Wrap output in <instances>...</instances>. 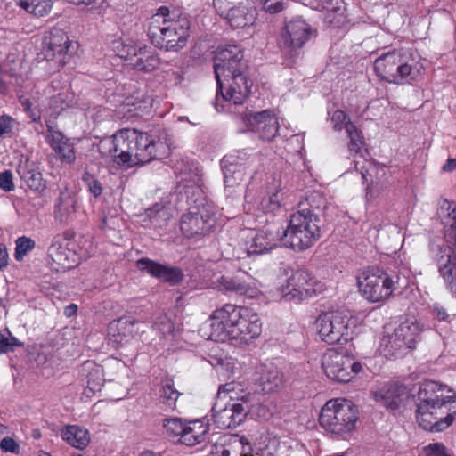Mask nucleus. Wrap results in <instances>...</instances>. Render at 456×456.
Returning <instances> with one entry per match:
<instances>
[{"label":"nucleus","mask_w":456,"mask_h":456,"mask_svg":"<svg viewBox=\"0 0 456 456\" xmlns=\"http://www.w3.org/2000/svg\"><path fill=\"white\" fill-rule=\"evenodd\" d=\"M212 332L215 340L226 338L235 345H248L262 332V322L252 309L232 304H225L211 315Z\"/></svg>","instance_id":"obj_1"},{"label":"nucleus","mask_w":456,"mask_h":456,"mask_svg":"<svg viewBox=\"0 0 456 456\" xmlns=\"http://www.w3.org/2000/svg\"><path fill=\"white\" fill-rule=\"evenodd\" d=\"M456 393L452 389L444 394L442 385L427 382L418 393L416 419L419 425L431 432H441L452 424L455 411H449L447 404L455 402Z\"/></svg>","instance_id":"obj_2"},{"label":"nucleus","mask_w":456,"mask_h":456,"mask_svg":"<svg viewBox=\"0 0 456 456\" xmlns=\"http://www.w3.org/2000/svg\"><path fill=\"white\" fill-rule=\"evenodd\" d=\"M190 20L177 9L161 6L149 20L148 37L156 47L179 51L186 45Z\"/></svg>","instance_id":"obj_3"},{"label":"nucleus","mask_w":456,"mask_h":456,"mask_svg":"<svg viewBox=\"0 0 456 456\" xmlns=\"http://www.w3.org/2000/svg\"><path fill=\"white\" fill-rule=\"evenodd\" d=\"M130 134L133 167L163 159L170 152L172 140L168 131L164 127L158 126L146 133L131 129Z\"/></svg>","instance_id":"obj_4"},{"label":"nucleus","mask_w":456,"mask_h":456,"mask_svg":"<svg viewBox=\"0 0 456 456\" xmlns=\"http://www.w3.org/2000/svg\"><path fill=\"white\" fill-rule=\"evenodd\" d=\"M449 211L450 224L445 230L447 246L440 247L435 256L439 275L443 278L446 289L456 294V204L444 200L442 208Z\"/></svg>","instance_id":"obj_5"},{"label":"nucleus","mask_w":456,"mask_h":456,"mask_svg":"<svg viewBox=\"0 0 456 456\" xmlns=\"http://www.w3.org/2000/svg\"><path fill=\"white\" fill-rule=\"evenodd\" d=\"M358 287L362 296L368 301L381 302L401 288V278L395 272L387 273L371 266L358 276Z\"/></svg>","instance_id":"obj_6"},{"label":"nucleus","mask_w":456,"mask_h":456,"mask_svg":"<svg viewBox=\"0 0 456 456\" xmlns=\"http://www.w3.org/2000/svg\"><path fill=\"white\" fill-rule=\"evenodd\" d=\"M357 419V408L351 402L340 398L328 401L319 416L320 425L338 435L354 430Z\"/></svg>","instance_id":"obj_7"},{"label":"nucleus","mask_w":456,"mask_h":456,"mask_svg":"<svg viewBox=\"0 0 456 456\" xmlns=\"http://www.w3.org/2000/svg\"><path fill=\"white\" fill-rule=\"evenodd\" d=\"M321 224L303 214H291L289 225L281 231L283 244L297 251L311 248L321 237Z\"/></svg>","instance_id":"obj_8"},{"label":"nucleus","mask_w":456,"mask_h":456,"mask_svg":"<svg viewBox=\"0 0 456 456\" xmlns=\"http://www.w3.org/2000/svg\"><path fill=\"white\" fill-rule=\"evenodd\" d=\"M376 74L388 83L403 85L418 80L422 76V67L404 62L400 53L388 52L374 62Z\"/></svg>","instance_id":"obj_9"},{"label":"nucleus","mask_w":456,"mask_h":456,"mask_svg":"<svg viewBox=\"0 0 456 456\" xmlns=\"http://www.w3.org/2000/svg\"><path fill=\"white\" fill-rule=\"evenodd\" d=\"M251 411V395L244 393L241 396L231 395L225 402L223 397L212 407V419L221 429L234 428L240 425Z\"/></svg>","instance_id":"obj_10"},{"label":"nucleus","mask_w":456,"mask_h":456,"mask_svg":"<svg viewBox=\"0 0 456 456\" xmlns=\"http://www.w3.org/2000/svg\"><path fill=\"white\" fill-rule=\"evenodd\" d=\"M351 316L343 311L321 314L315 325L322 340L328 344H344L352 339Z\"/></svg>","instance_id":"obj_11"},{"label":"nucleus","mask_w":456,"mask_h":456,"mask_svg":"<svg viewBox=\"0 0 456 456\" xmlns=\"http://www.w3.org/2000/svg\"><path fill=\"white\" fill-rule=\"evenodd\" d=\"M34 43L41 42L42 50L37 53L38 62L45 60L53 62L55 68L63 67L71 58L69 51L71 41L61 28H53L43 37L34 36Z\"/></svg>","instance_id":"obj_12"},{"label":"nucleus","mask_w":456,"mask_h":456,"mask_svg":"<svg viewBox=\"0 0 456 456\" xmlns=\"http://www.w3.org/2000/svg\"><path fill=\"white\" fill-rule=\"evenodd\" d=\"M326 376L338 382H348L362 370V364L344 350L328 349L322 357Z\"/></svg>","instance_id":"obj_13"},{"label":"nucleus","mask_w":456,"mask_h":456,"mask_svg":"<svg viewBox=\"0 0 456 456\" xmlns=\"http://www.w3.org/2000/svg\"><path fill=\"white\" fill-rule=\"evenodd\" d=\"M216 224L214 207L210 204H197L182 216L180 227L183 233L190 238L206 235Z\"/></svg>","instance_id":"obj_14"},{"label":"nucleus","mask_w":456,"mask_h":456,"mask_svg":"<svg viewBox=\"0 0 456 456\" xmlns=\"http://www.w3.org/2000/svg\"><path fill=\"white\" fill-rule=\"evenodd\" d=\"M246 69L247 63L244 61L243 53L237 45H229L216 50L214 56V70L219 88H224L222 77L226 79L227 77L245 72Z\"/></svg>","instance_id":"obj_15"},{"label":"nucleus","mask_w":456,"mask_h":456,"mask_svg":"<svg viewBox=\"0 0 456 456\" xmlns=\"http://www.w3.org/2000/svg\"><path fill=\"white\" fill-rule=\"evenodd\" d=\"M315 34L304 20L297 18L288 22L281 32L280 46L289 58L297 56L305 44Z\"/></svg>","instance_id":"obj_16"},{"label":"nucleus","mask_w":456,"mask_h":456,"mask_svg":"<svg viewBox=\"0 0 456 456\" xmlns=\"http://www.w3.org/2000/svg\"><path fill=\"white\" fill-rule=\"evenodd\" d=\"M251 4V0H214L217 12L235 28L254 23L255 11Z\"/></svg>","instance_id":"obj_17"},{"label":"nucleus","mask_w":456,"mask_h":456,"mask_svg":"<svg viewBox=\"0 0 456 456\" xmlns=\"http://www.w3.org/2000/svg\"><path fill=\"white\" fill-rule=\"evenodd\" d=\"M316 284L315 278L307 270H297L288 280L283 297L286 301L299 303L316 294Z\"/></svg>","instance_id":"obj_18"},{"label":"nucleus","mask_w":456,"mask_h":456,"mask_svg":"<svg viewBox=\"0 0 456 456\" xmlns=\"http://www.w3.org/2000/svg\"><path fill=\"white\" fill-rule=\"evenodd\" d=\"M74 243L67 237L57 236L48 249L51 267L56 272H65L77 265V256Z\"/></svg>","instance_id":"obj_19"},{"label":"nucleus","mask_w":456,"mask_h":456,"mask_svg":"<svg viewBox=\"0 0 456 456\" xmlns=\"http://www.w3.org/2000/svg\"><path fill=\"white\" fill-rule=\"evenodd\" d=\"M422 330V326L414 317L407 318L387 338V346H390L392 351H396L403 347L414 348L417 342L420 339Z\"/></svg>","instance_id":"obj_20"},{"label":"nucleus","mask_w":456,"mask_h":456,"mask_svg":"<svg viewBox=\"0 0 456 456\" xmlns=\"http://www.w3.org/2000/svg\"><path fill=\"white\" fill-rule=\"evenodd\" d=\"M224 88L218 87L216 100L219 99V93L224 101L232 102L233 104H240L248 96L252 81L248 78L245 72L236 73L234 76L227 77L222 79Z\"/></svg>","instance_id":"obj_21"},{"label":"nucleus","mask_w":456,"mask_h":456,"mask_svg":"<svg viewBox=\"0 0 456 456\" xmlns=\"http://www.w3.org/2000/svg\"><path fill=\"white\" fill-rule=\"evenodd\" d=\"M245 118L250 130L258 134L261 140L270 142L278 134V118L271 110L250 111L245 114Z\"/></svg>","instance_id":"obj_22"},{"label":"nucleus","mask_w":456,"mask_h":456,"mask_svg":"<svg viewBox=\"0 0 456 456\" xmlns=\"http://www.w3.org/2000/svg\"><path fill=\"white\" fill-rule=\"evenodd\" d=\"M361 174L363 183H368L366 199L368 201L379 198L387 188L386 168L375 163L369 162L362 167Z\"/></svg>","instance_id":"obj_23"},{"label":"nucleus","mask_w":456,"mask_h":456,"mask_svg":"<svg viewBox=\"0 0 456 456\" xmlns=\"http://www.w3.org/2000/svg\"><path fill=\"white\" fill-rule=\"evenodd\" d=\"M24 57L16 58L15 53H11L4 65L0 66V94H5L10 86L22 87L24 78L20 70L25 61Z\"/></svg>","instance_id":"obj_24"},{"label":"nucleus","mask_w":456,"mask_h":456,"mask_svg":"<svg viewBox=\"0 0 456 456\" xmlns=\"http://www.w3.org/2000/svg\"><path fill=\"white\" fill-rule=\"evenodd\" d=\"M136 266L139 270L171 285L178 284L183 278L180 268L167 266L146 257L137 260Z\"/></svg>","instance_id":"obj_25"},{"label":"nucleus","mask_w":456,"mask_h":456,"mask_svg":"<svg viewBox=\"0 0 456 456\" xmlns=\"http://www.w3.org/2000/svg\"><path fill=\"white\" fill-rule=\"evenodd\" d=\"M255 385L263 394L274 393L283 383L282 373L272 363H261L256 368Z\"/></svg>","instance_id":"obj_26"},{"label":"nucleus","mask_w":456,"mask_h":456,"mask_svg":"<svg viewBox=\"0 0 456 456\" xmlns=\"http://www.w3.org/2000/svg\"><path fill=\"white\" fill-rule=\"evenodd\" d=\"M20 353L11 357V366L16 370L24 369L28 364V351L23 342L13 337L9 330H0V354Z\"/></svg>","instance_id":"obj_27"},{"label":"nucleus","mask_w":456,"mask_h":456,"mask_svg":"<svg viewBox=\"0 0 456 456\" xmlns=\"http://www.w3.org/2000/svg\"><path fill=\"white\" fill-rule=\"evenodd\" d=\"M281 240H282V232L280 231V226L273 223L256 233L248 248V254L260 255L270 252Z\"/></svg>","instance_id":"obj_28"},{"label":"nucleus","mask_w":456,"mask_h":456,"mask_svg":"<svg viewBox=\"0 0 456 456\" xmlns=\"http://www.w3.org/2000/svg\"><path fill=\"white\" fill-rule=\"evenodd\" d=\"M77 208V191L65 184L60 190V194L55 203V218L62 224H69L76 218Z\"/></svg>","instance_id":"obj_29"},{"label":"nucleus","mask_w":456,"mask_h":456,"mask_svg":"<svg viewBox=\"0 0 456 456\" xmlns=\"http://www.w3.org/2000/svg\"><path fill=\"white\" fill-rule=\"evenodd\" d=\"M126 60L134 69L144 72L154 71L160 64L158 54L147 45L131 46Z\"/></svg>","instance_id":"obj_30"},{"label":"nucleus","mask_w":456,"mask_h":456,"mask_svg":"<svg viewBox=\"0 0 456 456\" xmlns=\"http://www.w3.org/2000/svg\"><path fill=\"white\" fill-rule=\"evenodd\" d=\"M232 158L224 157L222 160L224 186L228 196L242 191V182L246 174L245 167L231 161Z\"/></svg>","instance_id":"obj_31"},{"label":"nucleus","mask_w":456,"mask_h":456,"mask_svg":"<svg viewBox=\"0 0 456 456\" xmlns=\"http://www.w3.org/2000/svg\"><path fill=\"white\" fill-rule=\"evenodd\" d=\"M48 133L47 141L55 154L62 162L71 164L76 159L74 146L70 139L66 137L62 132L55 130L52 126L47 125Z\"/></svg>","instance_id":"obj_32"},{"label":"nucleus","mask_w":456,"mask_h":456,"mask_svg":"<svg viewBox=\"0 0 456 456\" xmlns=\"http://www.w3.org/2000/svg\"><path fill=\"white\" fill-rule=\"evenodd\" d=\"M327 208L328 202L324 195L315 191L310 192L303 201L299 202L297 213L303 214L322 224Z\"/></svg>","instance_id":"obj_33"},{"label":"nucleus","mask_w":456,"mask_h":456,"mask_svg":"<svg viewBox=\"0 0 456 456\" xmlns=\"http://www.w3.org/2000/svg\"><path fill=\"white\" fill-rule=\"evenodd\" d=\"M406 394V387L403 385L394 383L384 386L379 392L375 393V400L381 403L385 407L395 410L403 401Z\"/></svg>","instance_id":"obj_34"},{"label":"nucleus","mask_w":456,"mask_h":456,"mask_svg":"<svg viewBox=\"0 0 456 456\" xmlns=\"http://www.w3.org/2000/svg\"><path fill=\"white\" fill-rule=\"evenodd\" d=\"M131 129H122L116 133V148L114 162L119 166L133 167V146L131 141Z\"/></svg>","instance_id":"obj_35"},{"label":"nucleus","mask_w":456,"mask_h":456,"mask_svg":"<svg viewBox=\"0 0 456 456\" xmlns=\"http://www.w3.org/2000/svg\"><path fill=\"white\" fill-rule=\"evenodd\" d=\"M139 322L135 319L127 317H120L114 322L110 323V330L115 338V342L124 343L138 334L139 330L135 329V325Z\"/></svg>","instance_id":"obj_36"},{"label":"nucleus","mask_w":456,"mask_h":456,"mask_svg":"<svg viewBox=\"0 0 456 456\" xmlns=\"http://www.w3.org/2000/svg\"><path fill=\"white\" fill-rule=\"evenodd\" d=\"M61 436L69 445L79 450L85 449L90 443L88 430L78 425H67L63 427Z\"/></svg>","instance_id":"obj_37"},{"label":"nucleus","mask_w":456,"mask_h":456,"mask_svg":"<svg viewBox=\"0 0 456 456\" xmlns=\"http://www.w3.org/2000/svg\"><path fill=\"white\" fill-rule=\"evenodd\" d=\"M251 277L246 272L239 271L235 274L223 275L218 282L225 290L245 294L250 289Z\"/></svg>","instance_id":"obj_38"},{"label":"nucleus","mask_w":456,"mask_h":456,"mask_svg":"<svg viewBox=\"0 0 456 456\" xmlns=\"http://www.w3.org/2000/svg\"><path fill=\"white\" fill-rule=\"evenodd\" d=\"M208 430V424L201 419L190 421L186 424L185 433L183 436V444L193 446L205 441Z\"/></svg>","instance_id":"obj_39"},{"label":"nucleus","mask_w":456,"mask_h":456,"mask_svg":"<svg viewBox=\"0 0 456 456\" xmlns=\"http://www.w3.org/2000/svg\"><path fill=\"white\" fill-rule=\"evenodd\" d=\"M47 182L44 179L38 167L30 169V192L35 194V198L41 199L40 201L33 203L34 207H42L45 201L47 194Z\"/></svg>","instance_id":"obj_40"},{"label":"nucleus","mask_w":456,"mask_h":456,"mask_svg":"<svg viewBox=\"0 0 456 456\" xmlns=\"http://www.w3.org/2000/svg\"><path fill=\"white\" fill-rule=\"evenodd\" d=\"M180 393L174 387L170 380L163 382L159 390V402L164 405V410H175Z\"/></svg>","instance_id":"obj_41"},{"label":"nucleus","mask_w":456,"mask_h":456,"mask_svg":"<svg viewBox=\"0 0 456 456\" xmlns=\"http://www.w3.org/2000/svg\"><path fill=\"white\" fill-rule=\"evenodd\" d=\"M345 129L348 137L350 138V142L348 145L349 151L355 153L359 152L361 147L364 143L362 132L358 130L352 122H347L345 126Z\"/></svg>","instance_id":"obj_42"},{"label":"nucleus","mask_w":456,"mask_h":456,"mask_svg":"<svg viewBox=\"0 0 456 456\" xmlns=\"http://www.w3.org/2000/svg\"><path fill=\"white\" fill-rule=\"evenodd\" d=\"M281 196L278 191L263 198L260 202V209L265 214H275L277 211L281 210Z\"/></svg>","instance_id":"obj_43"},{"label":"nucleus","mask_w":456,"mask_h":456,"mask_svg":"<svg viewBox=\"0 0 456 456\" xmlns=\"http://www.w3.org/2000/svg\"><path fill=\"white\" fill-rule=\"evenodd\" d=\"M33 356V361L37 366H43L52 362L53 357V347L51 346H41L38 348L35 347L33 352H30Z\"/></svg>","instance_id":"obj_44"},{"label":"nucleus","mask_w":456,"mask_h":456,"mask_svg":"<svg viewBox=\"0 0 456 456\" xmlns=\"http://www.w3.org/2000/svg\"><path fill=\"white\" fill-rule=\"evenodd\" d=\"M98 150L102 157L110 158L114 161L117 153L116 133L112 136L102 138L99 142Z\"/></svg>","instance_id":"obj_45"},{"label":"nucleus","mask_w":456,"mask_h":456,"mask_svg":"<svg viewBox=\"0 0 456 456\" xmlns=\"http://www.w3.org/2000/svg\"><path fill=\"white\" fill-rule=\"evenodd\" d=\"M53 7V0H30V13L37 17H45Z\"/></svg>","instance_id":"obj_46"},{"label":"nucleus","mask_w":456,"mask_h":456,"mask_svg":"<svg viewBox=\"0 0 456 456\" xmlns=\"http://www.w3.org/2000/svg\"><path fill=\"white\" fill-rule=\"evenodd\" d=\"M164 427L167 432L174 437L180 436V442L183 444V436L185 433L186 424H183L179 419H166Z\"/></svg>","instance_id":"obj_47"},{"label":"nucleus","mask_w":456,"mask_h":456,"mask_svg":"<svg viewBox=\"0 0 456 456\" xmlns=\"http://www.w3.org/2000/svg\"><path fill=\"white\" fill-rule=\"evenodd\" d=\"M82 180L86 183L89 191L95 197H99L102 193V183L89 172L83 174Z\"/></svg>","instance_id":"obj_48"},{"label":"nucleus","mask_w":456,"mask_h":456,"mask_svg":"<svg viewBox=\"0 0 456 456\" xmlns=\"http://www.w3.org/2000/svg\"><path fill=\"white\" fill-rule=\"evenodd\" d=\"M102 383V370L99 366H94L87 375V387L91 390H96L99 389Z\"/></svg>","instance_id":"obj_49"},{"label":"nucleus","mask_w":456,"mask_h":456,"mask_svg":"<svg viewBox=\"0 0 456 456\" xmlns=\"http://www.w3.org/2000/svg\"><path fill=\"white\" fill-rule=\"evenodd\" d=\"M28 251V237L21 236L15 240L14 258L22 261Z\"/></svg>","instance_id":"obj_50"},{"label":"nucleus","mask_w":456,"mask_h":456,"mask_svg":"<svg viewBox=\"0 0 456 456\" xmlns=\"http://www.w3.org/2000/svg\"><path fill=\"white\" fill-rule=\"evenodd\" d=\"M330 119L336 131H341L347 122H351L346 113L341 110H335Z\"/></svg>","instance_id":"obj_51"},{"label":"nucleus","mask_w":456,"mask_h":456,"mask_svg":"<svg viewBox=\"0 0 456 456\" xmlns=\"http://www.w3.org/2000/svg\"><path fill=\"white\" fill-rule=\"evenodd\" d=\"M13 118L3 115L0 117V138L11 136L13 128Z\"/></svg>","instance_id":"obj_52"},{"label":"nucleus","mask_w":456,"mask_h":456,"mask_svg":"<svg viewBox=\"0 0 456 456\" xmlns=\"http://www.w3.org/2000/svg\"><path fill=\"white\" fill-rule=\"evenodd\" d=\"M322 8L327 12L343 14V1L342 0H320Z\"/></svg>","instance_id":"obj_53"},{"label":"nucleus","mask_w":456,"mask_h":456,"mask_svg":"<svg viewBox=\"0 0 456 456\" xmlns=\"http://www.w3.org/2000/svg\"><path fill=\"white\" fill-rule=\"evenodd\" d=\"M240 396L235 391H234V384L233 383H226L224 385H222L217 393V399L216 401H220V398L223 397L225 402H227L230 398V396Z\"/></svg>","instance_id":"obj_54"},{"label":"nucleus","mask_w":456,"mask_h":456,"mask_svg":"<svg viewBox=\"0 0 456 456\" xmlns=\"http://www.w3.org/2000/svg\"><path fill=\"white\" fill-rule=\"evenodd\" d=\"M0 188L4 191H11L14 189L12 174L9 170L0 173Z\"/></svg>","instance_id":"obj_55"},{"label":"nucleus","mask_w":456,"mask_h":456,"mask_svg":"<svg viewBox=\"0 0 456 456\" xmlns=\"http://www.w3.org/2000/svg\"><path fill=\"white\" fill-rule=\"evenodd\" d=\"M433 316L438 322H444L449 323L452 322L453 315H451L441 305H436L433 307Z\"/></svg>","instance_id":"obj_56"},{"label":"nucleus","mask_w":456,"mask_h":456,"mask_svg":"<svg viewBox=\"0 0 456 456\" xmlns=\"http://www.w3.org/2000/svg\"><path fill=\"white\" fill-rule=\"evenodd\" d=\"M69 3H72L76 5L86 6L89 10H95L99 8L106 0H66Z\"/></svg>","instance_id":"obj_57"},{"label":"nucleus","mask_w":456,"mask_h":456,"mask_svg":"<svg viewBox=\"0 0 456 456\" xmlns=\"http://www.w3.org/2000/svg\"><path fill=\"white\" fill-rule=\"evenodd\" d=\"M257 415L258 418L262 419H267L270 418L272 413L270 412L269 409L263 405L262 403H257L256 405H253L251 403V411Z\"/></svg>","instance_id":"obj_58"},{"label":"nucleus","mask_w":456,"mask_h":456,"mask_svg":"<svg viewBox=\"0 0 456 456\" xmlns=\"http://www.w3.org/2000/svg\"><path fill=\"white\" fill-rule=\"evenodd\" d=\"M1 448L4 452H16L19 445L13 439L7 437L2 440Z\"/></svg>","instance_id":"obj_59"},{"label":"nucleus","mask_w":456,"mask_h":456,"mask_svg":"<svg viewBox=\"0 0 456 456\" xmlns=\"http://www.w3.org/2000/svg\"><path fill=\"white\" fill-rule=\"evenodd\" d=\"M9 254L7 247L4 243H0V271L8 265Z\"/></svg>","instance_id":"obj_60"},{"label":"nucleus","mask_w":456,"mask_h":456,"mask_svg":"<svg viewBox=\"0 0 456 456\" xmlns=\"http://www.w3.org/2000/svg\"><path fill=\"white\" fill-rule=\"evenodd\" d=\"M148 216L151 218H154L156 216L164 217L166 216V209L160 204H155L151 208L148 210Z\"/></svg>","instance_id":"obj_61"},{"label":"nucleus","mask_w":456,"mask_h":456,"mask_svg":"<svg viewBox=\"0 0 456 456\" xmlns=\"http://www.w3.org/2000/svg\"><path fill=\"white\" fill-rule=\"evenodd\" d=\"M454 169H456V159H448L442 167V170L444 172H451Z\"/></svg>","instance_id":"obj_62"},{"label":"nucleus","mask_w":456,"mask_h":456,"mask_svg":"<svg viewBox=\"0 0 456 456\" xmlns=\"http://www.w3.org/2000/svg\"><path fill=\"white\" fill-rule=\"evenodd\" d=\"M174 327L170 322H162L159 324V330L165 335L166 333H171Z\"/></svg>","instance_id":"obj_63"},{"label":"nucleus","mask_w":456,"mask_h":456,"mask_svg":"<svg viewBox=\"0 0 456 456\" xmlns=\"http://www.w3.org/2000/svg\"><path fill=\"white\" fill-rule=\"evenodd\" d=\"M77 312V306L75 304H70L64 308V314L67 317L75 315Z\"/></svg>","instance_id":"obj_64"}]
</instances>
